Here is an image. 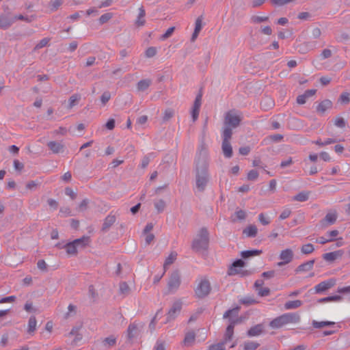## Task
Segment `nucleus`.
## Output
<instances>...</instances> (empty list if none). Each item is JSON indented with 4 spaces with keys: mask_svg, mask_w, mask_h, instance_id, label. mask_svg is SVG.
Instances as JSON below:
<instances>
[{
    "mask_svg": "<svg viewBox=\"0 0 350 350\" xmlns=\"http://www.w3.org/2000/svg\"><path fill=\"white\" fill-rule=\"evenodd\" d=\"M208 159L206 157L198 158L196 168V187L199 191H203L208 183Z\"/></svg>",
    "mask_w": 350,
    "mask_h": 350,
    "instance_id": "obj_1",
    "label": "nucleus"
},
{
    "mask_svg": "<svg viewBox=\"0 0 350 350\" xmlns=\"http://www.w3.org/2000/svg\"><path fill=\"white\" fill-rule=\"evenodd\" d=\"M208 244V237L207 230L202 229L194 239L192 247L196 251L200 252L201 250H206Z\"/></svg>",
    "mask_w": 350,
    "mask_h": 350,
    "instance_id": "obj_2",
    "label": "nucleus"
},
{
    "mask_svg": "<svg viewBox=\"0 0 350 350\" xmlns=\"http://www.w3.org/2000/svg\"><path fill=\"white\" fill-rule=\"evenodd\" d=\"M90 243V238L88 237H83L81 239H77L72 242L68 243L66 245V253L68 255H75L77 253V246L84 247Z\"/></svg>",
    "mask_w": 350,
    "mask_h": 350,
    "instance_id": "obj_3",
    "label": "nucleus"
},
{
    "mask_svg": "<svg viewBox=\"0 0 350 350\" xmlns=\"http://www.w3.org/2000/svg\"><path fill=\"white\" fill-rule=\"evenodd\" d=\"M241 120L242 117L239 113L236 111L231 110L226 113L224 124L226 126L236 128L239 125Z\"/></svg>",
    "mask_w": 350,
    "mask_h": 350,
    "instance_id": "obj_4",
    "label": "nucleus"
},
{
    "mask_svg": "<svg viewBox=\"0 0 350 350\" xmlns=\"http://www.w3.org/2000/svg\"><path fill=\"white\" fill-rule=\"evenodd\" d=\"M295 319L296 317L294 314H285L271 321L270 326L273 328H279L284 325L293 322Z\"/></svg>",
    "mask_w": 350,
    "mask_h": 350,
    "instance_id": "obj_5",
    "label": "nucleus"
},
{
    "mask_svg": "<svg viewBox=\"0 0 350 350\" xmlns=\"http://www.w3.org/2000/svg\"><path fill=\"white\" fill-rule=\"evenodd\" d=\"M211 291V285L206 279H202L198 284L195 290L196 295L198 297L206 296Z\"/></svg>",
    "mask_w": 350,
    "mask_h": 350,
    "instance_id": "obj_6",
    "label": "nucleus"
},
{
    "mask_svg": "<svg viewBox=\"0 0 350 350\" xmlns=\"http://www.w3.org/2000/svg\"><path fill=\"white\" fill-rule=\"evenodd\" d=\"M336 284V280L334 278H330L327 280L323 281L320 282L319 284H317L314 286V291L317 293H323L334 286Z\"/></svg>",
    "mask_w": 350,
    "mask_h": 350,
    "instance_id": "obj_7",
    "label": "nucleus"
},
{
    "mask_svg": "<svg viewBox=\"0 0 350 350\" xmlns=\"http://www.w3.org/2000/svg\"><path fill=\"white\" fill-rule=\"evenodd\" d=\"M282 260L278 263V266H282L291 262L293 258V252L291 249H285L281 251L279 255Z\"/></svg>",
    "mask_w": 350,
    "mask_h": 350,
    "instance_id": "obj_8",
    "label": "nucleus"
},
{
    "mask_svg": "<svg viewBox=\"0 0 350 350\" xmlns=\"http://www.w3.org/2000/svg\"><path fill=\"white\" fill-rule=\"evenodd\" d=\"M202 96L201 94L197 95L193 107L191 108V113L193 122H195L198 119L199 116L200 109L202 105Z\"/></svg>",
    "mask_w": 350,
    "mask_h": 350,
    "instance_id": "obj_9",
    "label": "nucleus"
},
{
    "mask_svg": "<svg viewBox=\"0 0 350 350\" xmlns=\"http://www.w3.org/2000/svg\"><path fill=\"white\" fill-rule=\"evenodd\" d=\"M344 254L342 250H338L334 252L325 253L323 254V258L326 262H333L334 261L340 259Z\"/></svg>",
    "mask_w": 350,
    "mask_h": 350,
    "instance_id": "obj_10",
    "label": "nucleus"
},
{
    "mask_svg": "<svg viewBox=\"0 0 350 350\" xmlns=\"http://www.w3.org/2000/svg\"><path fill=\"white\" fill-rule=\"evenodd\" d=\"M182 304L179 301L174 303L167 314V321L174 319L180 312Z\"/></svg>",
    "mask_w": 350,
    "mask_h": 350,
    "instance_id": "obj_11",
    "label": "nucleus"
},
{
    "mask_svg": "<svg viewBox=\"0 0 350 350\" xmlns=\"http://www.w3.org/2000/svg\"><path fill=\"white\" fill-rule=\"evenodd\" d=\"M244 262L242 260H237L234 261L228 269V275H233L241 273L239 269L244 267Z\"/></svg>",
    "mask_w": 350,
    "mask_h": 350,
    "instance_id": "obj_12",
    "label": "nucleus"
},
{
    "mask_svg": "<svg viewBox=\"0 0 350 350\" xmlns=\"http://www.w3.org/2000/svg\"><path fill=\"white\" fill-rule=\"evenodd\" d=\"M180 284V276L177 273H173L168 282V289L170 291L176 290Z\"/></svg>",
    "mask_w": 350,
    "mask_h": 350,
    "instance_id": "obj_13",
    "label": "nucleus"
},
{
    "mask_svg": "<svg viewBox=\"0 0 350 350\" xmlns=\"http://www.w3.org/2000/svg\"><path fill=\"white\" fill-rule=\"evenodd\" d=\"M47 146L54 154L63 152L64 150V146L62 142L51 141L48 142Z\"/></svg>",
    "mask_w": 350,
    "mask_h": 350,
    "instance_id": "obj_14",
    "label": "nucleus"
},
{
    "mask_svg": "<svg viewBox=\"0 0 350 350\" xmlns=\"http://www.w3.org/2000/svg\"><path fill=\"white\" fill-rule=\"evenodd\" d=\"M240 321L237 319L235 320H232L230 325L226 328V334H225V338H224V343L226 342L228 340H230L232 339L234 334V327L236 323L239 322Z\"/></svg>",
    "mask_w": 350,
    "mask_h": 350,
    "instance_id": "obj_15",
    "label": "nucleus"
},
{
    "mask_svg": "<svg viewBox=\"0 0 350 350\" xmlns=\"http://www.w3.org/2000/svg\"><path fill=\"white\" fill-rule=\"evenodd\" d=\"M332 107V103L330 100L325 99L317 107V111L320 114H323L327 109H329Z\"/></svg>",
    "mask_w": 350,
    "mask_h": 350,
    "instance_id": "obj_16",
    "label": "nucleus"
},
{
    "mask_svg": "<svg viewBox=\"0 0 350 350\" xmlns=\"http://www.w3.org/2000/svg\"><path fill=\"white\" fill-rule=\"evenodd\" d=\"M316 93V90H306L303 94L299 95L297 98V102L299 105H304L306 103L309 97L314 96Z\"/></svg>",
    "mask_w": 350,
    "mask_h": 350,
    "instance_id": "obj_17",
    "label": "nucleus"
},
{
    "mask_svg": "<svg viewBox=\"0 0 350 350\" xmlns=\"http://www.w3.org/2000/svg\"><path fill=\"white\" fill-rule=\"evenodd\" d=\"M314 264V260H308L304 263L301 264L296 269V272H306L311 270L313 268Z\"/></svg>",
    "mask_w": 350,
    "mask_h": 350,
    "instance_id": "obj_18",
    "label": "nucleus"
},
{
    "mask_svg": "<svg viewBox=\"0 0 350 350\" xmlns=\"http://www.w3.org/2000/svg\"><path fill=\"white\" fill-rule=\"evenodd\" d=\"M263 327L260 324L256 325L252 327H251L247 332V336H258L262 333Z\"/></svg>",
    "mask_w": 350,
    "mask_h": 350,
    "instance_id": "obj_19",
    "label": "nucleus"
},
{
    "mask_svg": "<svg viewBox=\"0 0 350 350\" xmlns=\"http://www.w3.org/2000/svg\"><path fill=\"white\" fill-rule=\"evenodd\" d=\"M222 150L226 157L230 158L232 154V149L230 142H222Z\"/></svg>",
    "mask_w": 350,
    "mask_h": 350,
    "instance_id": "obj_20",
    "label": "nucleus"
},
{
    "mask_svg": "<svg viewBox=\"0 0 350 350\" xmlns=\"http://www.w3.org/2000/svg\"><path fill=\"white\" fill-rule=\"evenodd\" d=\"M116 220L115 215H109L107 216L103 225V230H106L109 229L115 223Z\"/></svg>",
    "mask_w": 350,
    "mask_h": 350,
    "instance_id": "obj_21",
    "label": "nucleus"
},
{
    "mask_svg": "<svg viewBox=\"0 0 350 350\" xmlns=\"http://www.w3.org/2000/svg\"><path fill=\"white\" fill-rule=\"evenodd\" d=\"M257 232L258 230L256 226L250 225L243 230V233L247 237H254L256 235Z\"/></svg>",
    "mask_w": 350,
    "mask_h": 350,
    "instance_id": "obj_22",
    "label": "nucleus"
},
{
    "mask_svg": "<svg viewBox=\"0 0 350 350\" xmlns=\"http://www.w3.org/2000/svg\"><path fill=\"white\" fill-rule=\"evenodd\" d=\"M194 341L195 334L193 332H189L185 334V338L183 340V344L185 346H191L194 343Z\"/></svg>",
    "mask_w": 350,
    "mask_h": 350,
    "instance_id": "obj_23",
    "label": "nucleus"
},
{
    "mask_svg": "<svg viewBox=\"0 0 350 350\" xmlns=\"http://www.w3.org/2000/svg\"><path fill=\"white\" fill-rule=\"evenodd\" d=\"M176 257L177 254L176 252H171L165 260L163 269L166 270L168 268V267L176 260Z\"/></svg>",
    "mask_w": 350,
    "mask_h": 350,
    "instance_id": "obj_24",
    "label": "nucleus"
},
{
    "mask_svg": "<svg viewBox=\"0 0 350 350\" xmlns=\"http://www.w3.org/2000/svg\"><path fill=\"white\" fill-rule=\"evenodd\" d=\"M337 219V214L335 211L328 213L324 219L323 221L326 222L327 224H333L335 223Z\"/></svg>",
    "mask_w": 350,
    "mask_h": 350,
    "instance_id": "obj_25",
    "label": "nucleus"
},
{
    "mask_svg": "<svg viewBox=\"0 0 350 350\" xmlns=\"http://www.w3.org/2000/svg\"><path fill=\"white\" fill-rule=\"evenodd\" d=\"M81 99V96L78 94H75L72 95L68 102V108L72 109L74 106H75L79 100Z\"/></svg>",
    "mask_w": 350,
    "mask_h": 350,
    "instance_id": "obj_26",
    "label": "nucleus"
},
{
    "mask_svg": "<svg viewBox=\"0 0 350 350\" xmlns=\"http://www.w3.org/2000/svg\"><path fill=\"white\" fill-rule=\"evenodd\" d=\"M301 304L300 300L288 301L284 304V308L286 310L295 309L300 307Z\"/></svg>",
    "mask_w": 350,
    "mask_h": 350,
    "instance_id": "obj_27",
    "label": "nucleus"
},
{
    "mask_svg": "<svg viewBox=\"0 0 350 350\" xmlns=\"http://www.w3.org/2000/svg\"><path fill=\"white\" fill-rule=\"evenodd\" d=\"M261 253L262 251L258 250H246L241 252V256L244 258H247L254 256H258Z\"/></svg>",
    "mask_w": 350,
    "mask_h": 350,
    "instance_id": "obj_28",
    "label": "nucleus"
},
{
    "mask_svg": "<svg viewBox=\"0 0 350 350\" xmlns=\"http://www.w3.org/2000/svg\"><path fill=\"white\" fill-rule=\"evenodd\" d=\"M37 321L36 317L32 316L29 318L28 322L27 332L29 333H33L36 329Z\"/></svg>",
    "mask_w": 350,
    "mask_h": 350,
    "instance_id": "obj_29",
    "label": "nucleus"
},
{
    "mask_svg": "<svg viewBox=\"0 0 350 350\" xmlns=\"http://www.w3.org/2000/svg\"><path fill=\"white\" fill-rule=\"evenodd\" d=\"M259 347V343L254 341H247L243 344L244 350H256Z\"/></svg>",
    "mask_w": 350,
    "mask_h": 350,
    "instance_id": "obj_30",
    "label": "nucleus"
},
{
    "mask_svg": "<svg viewBox=\"0 0 350 350\" xmlns=\"http://www.w3.org/2000/svg\"><path fill=\"white\" fill-rule=\"evenodd\" d=\"M151 81L149 79H143L138 82L137 90L139 91L146 90L150 85Z\"/></svg>",
    "mask_w": 350,
    "mask_h": 350,
    "instance_id": "obj_31",
    "label": "nucleus"
},
{
    "mask_svg": "<svg viewBox=\"0 0 350 350\" xmlns=\"http://www.w3.org/2000/svg\"><path fill=\"white\" fill-rule=\"evenodd\" d=\"M13 23V20H10L7 16H3L0 17V27L6 29Z\"/></svg>",
    "mask_w": 350,
    "mask_h": 350,
    "instance_id": "obj_32",
    "label": "nucleus"
},
{
    "mask_svg": "<svg viewBox=\"0 0 350 350\" xmlns=\"http://www.w3.org/2000/svg\"><path fill=\"white\" fill-rule=\"evenodd\" d=\"M232 132V129L229 126L224 128L222 132L223 142H230Z\"/></svg>",
    "mask_w": 350,
    "mask_h": 350,
    "instance_id": "obj_33",
    "label": "nucleus"
},
{
    "mask_svg": "<svg viewBox=\"0 0 350 350\" xmlns=\"http://www.w3.org/2000/svg\"><path fill=\"white\" fill-rule=\"evenodd\" d=\"M314 247L312 244L311 243H307L301 247V252L304 254H309L314 252Z\"/></svg>",
    "mask_w": 350,
    "mask_h": 350,
    "instance_id": "obj_34",
    "label": "nucleus"
},
{
    "mask_svg": "<svg viewBox=\"0 0 350 350\" xmlns=\"http://www.w3.org/2000/svg\"><path fill=\"white\" fill-rule=\"evenodd\" d=\"M260 105L265 110H267L268 108L273 106V101L271 98L267 97L262 100Z\"/></svg>",
    "mask_w": 350,
    "mask_h": 350,
    "instance_id": "obj_35",
    "label": "nucleus"
},
{
    "mask_svg": "<svg viewBox=\"0 0 350 350\" xmlns=\"http://www.w3.org/2000/svg\"><path fill=\"white\" fill-rule=\"evenodd\" d=\"M137 330V325L135 323H132L129 325L127 329V334L129 338H133L136 334Z\"/></svg>",
    "mask_w": 350,
    "mask_h": 350,
    "instance_id": "obj_36",
    "label": "nucleus"
},
{
    "mask_svg": "<svg viewBox=\"0 0 350 350\" xmlns=\"http://www.w3.org/2000/svg\"><path fill=\"white\" fill-rule=\"evenodd\" d=\"M103 345L106 347H112L116 343V338L113 336H109L104 339Z\"/></svg>",
    "mask_w": 350,
    "mask_h": 350,
    "instance_id": "obj_37",
    "label": "nucleus"
},
{
    "mask_svg": "<svg viewBox=\"0 0 350 350\" xmlns=\"http://www.w3.org/2000/svg\"><path fill=\"white\" fill-rule=\"evenodd\" d=\"M338 102L342 104H347L350 102V94L348 92H343L338 98Z\"/></svg>",
    "mask_w": 350,
    "mask_h": 350,
    "instance_id": "obj_38",
    "label": "nucleus"
},
{
    "mask_svg": "<svg viewBox=\"0 0 350 350\" xmlns=\"http://www.w3.org/2000/svg\"><path fill=\"white\" fill-rule=\"evenodd\" d=\"M334 322H332V321L318 322V321H314L312 323V325L315 328H321L323 327L328 326V325H334Z\"/></svg>",
    "mask_w": 350,
    "mask_h": 350,
    "instance_id": "obj_39",
    "label": "nucleus"
},
{
    "mask_svg": "<svg viewBox=\"0 0 350 350\" xmlns=\"http://www.w3.org/2000/svg\"><path fill=\"white\" fill-rule=\"evenodd\" d=\"M239 312V308H235L226 311L224 314V318L237 317Z\"/></svg>",
    "mask_w": 350,
    "mask_h": 350,
    "instance_id": "obj_40",
    "label": "nucleus"
},
{
    "mask_svg": "<svg viewBox=\"0 0 350 350\" xmlns=\"http://www.w3.org/2000/svg\"><path fill=\"white\" fill-rule=\"evenodd\" d=\"M154 206L158 212H161L165 208V203L163 200H159L154 202Z\"/></svg>",
    "mask_w": 350,
    "mask_h": 350,
    "instance_id": "obj_41",
    "label": "nucleus"
},
{
    "mask_svg": "<svg viewBox=\"0 0 350 350\" xmlns=\"http://www.w3.org/2000/svg\"><path fill=\"white\" fill-rule=\"evenodd\" d=\"M308 198V194L307 193H299L294 197V200L299 202L306 201Z\"/></svg>",
    "mask_w": 350,
    "mask_h": 350,
    "instance_id": "obj_42",
    "label": "nucleus"
},
{
    "mask_svg": "<svg viewBox=\"0 0 350 350\" xmlns=\"http://www.w3.org/2000/svg\"><path fill=\"white\" fill-rule=\"evenodd\" d=\"M258 220L262 225H268L270 223L269 217L263 213L258 215Z\"/></svg>",
    "mask_w": 350,
    "mask_h": 350,
    "instance_id": "obj_43",
    "label": "nucleus"
},
{
    "mask_svg": "<svg viewBox=\"0 0 350 350\" xmlns=\"http://www.w3.org/2000/svg\"><path fill=\"white\" fill-rule=\"evenodd\" d=\"M157 51L155 47L150 46L146 49L145 54L147 57H152L157 54Z\"/></svg>",
    "mask_w": 350,
    "mask_h": 350,
    "instance_id": "obj_44",
    "label": "nucleus"
},
{
    "mask_svg": "<svg viewBox=\"0 0 350 350\" xmlns=\"http://www.w3.org/2000/svg\"><path fill=\"white\" fill-rule=\"evenodd\" d=\"M202 28V18L198 17L195 23V29L194 31L196 32H199L201 31Z\"/></svg>",
    "mask_w": 350,
    "mask_h": 350,
    "instance_id": "obj_45",
    "label": "nucleus"
},
{
    "mask_svg": "<svg viewBox=\"0 0 350 350\" xmlns=\"http://www.w3.org/2000/svg\"><path fill=\"white\" fill-rule=\"evenodd\" d=\"M258 177V173L256 170H252L247 173V179L250 180H254Z\"/></svg>",
    "mask_w": 350,
    "mask_h": 350,
    "instance_id": "obj_46",
    "label": "nucleus"
},
{
    "mask_svg": "<svg viewBox=\"0 0 350 350\" xmlns=\"http://www.w3.org/2000/svg\"><path fill=\"white\" fill-rule=\"evenodd\" d=\"M174 29H175L174 27H170L165 31V33L161 36V40H166L167 38H168L169 37H170L172 36V34L173 33V32L174 31Z\"/></svg>",
    "mask_w": 350,
    "mask_h": 350,
    "instance_id": "obj_47",
    "label": "nucleus"
},
{
    "mask_svg": "<svg viewBox=\"0 0 350 350\" xmlns=\"http://www.w3.org/2000/svg\"><path fill=\"white\" fill-rule=\"evenodd\" d=\"M257 291L258 294L261 297L267 296L270 293L269 288L267 287H261Z\"/></svg>",
    "mask_w": 350,
    "mask_h": 350,
    "instance_id": "obj_48",
    "label": "nucleus"
},
{
    "mask_svg": "<svg viewBox=\"0 0 350 350\" xmlns=\"http://www.w3.org/2000/svg\"><path fill=\"white\" fill-rule=\"evenodd\" d=\"M338 234L339 232L338 230H334L327 232L326 236L328 238V239H332V241H334L335 240L336 237H337Z\"/></svg>",
    "mask_w": 350,
    "mask_h": 350,
    "instance_id": "obj_49",
    "label": "nucleus"
},
{
    "mask_svg": "<svg viewBox=\"0 0 350 350\" xmlns=\"http://www.w3.org/2000/svg\"><path fill=\"white\" fill-rule=\"evenodd\" d=\"M334 124L338 127L343 128L345 126V122L342 118L337 117L335 119Z\"/></svg>",
    "mask_w": 350,
    "mask_h": 350,
    "instance_id": "obj_50",
    "label": "nucleus"
},
{
    "mask_svg": "<svg viewBox=\"0 0 350 350\" xmlns=\"http://www.w3.org/2000/svg\"><path fill=\"white\" fill-rule=\"evenodd\" d=\"M110 98V93L109 92H105L102 94L100 100L103 105H105L109 100Z\"/></svg>",
    "mask_w": 350,
    "mask_h": 350,
    "instance_id": "obj_51",
    "label": "nucleus"
},
{
    "mask_svg": "<svg viewBox=\"0 0 350 350\" xmlns=\"http://www.w3.org/2000/svg\"><path fill=\"white\" fill-rule=\"evenodd\" d=\"M174 114V110H172L171 109H167L164 111L163 118H164V120H167L170 119L172 117H173Z\"/></svg>",
    "mask_w": 350,
    "mask_h": 350,
    "instance_id": "obj_52",
    "label": "nucleus"
},
{
    "mask_svg": "<svg viewBox=\"0 0 350 350\" xmlns=\"http://www.w3.org/2000/svg\"><path fill=\"white\" fill-rule=\"evenodd\" d=\"M224 345V342L213 345L209 347L208 350H225Z\"/></svg>",
    "mask_w": 350,
    "mask_h": 350,
    "instance_id": "obj_53",
    "label": "nucleus"
},
{
    "mask_svg": "<svg viewBox=\"0 0 350 350\" xmlns=\"http://www.w3.org/2000/svg\"><path fill=\"white\" fill-rule=\"evenodd\" d=\"M49 42V38H43L42 40H41L36 45V48L37 49H41L45 46H46L48 44Z\"/></svg>",
    "mask_w": 350,
    "mask_h": 350,
    "instance_id": "obj_54",
    "label": "nucleus"
},
{
    "mask_svg": "<svg viewBox=\"0 0 350 350\" xmlns=\"http://www.w3.org/2000/svg\"><path fill=\"white\" fill-rule=\"evenodd\" d=\"M120 290L122 293L126 294L129 291V287L126 282H122L120 285Z\"/></svg>",
    "mask_w": 350,
    "mask_h": 350,
    "instance_id": "obj_55",
    "label": "nucleus"
},
{
    "mask_svg": "<svg viewBox=\"0 0 350 350\" xmlns=\"http://www.w3.org/2000/svg\"><path fill=\"white\" fill-rule=\"evenodd\" d=\"M236 217L239 220H243L245 218L246 213L244 211L239 210L235 213Z\"/></svg>",
    "mask_w": 350,
    "mask_h": 350,
    "instance_id": "obj_56",
    "label": "nucleus"
},
{
    "mask_svg": "<svg viewBox=\"0 0 350 350\" xmlns=\"http://www.w3.org/2000/svg\"><path fill=\"white\" fill-rule=\"evenodd\" d=\"M111 18V14L107 13V14H103L100 17L99 21H100V23L103 24V23L107 22Z\"/></svg>",
    "mask_w": 350,
    "mask_h": 350,
    "instance_id": "obj_57",
    "label": "nucleus"
},
{
    "mask_svg": "<svg viewBox=\"0 0 350 350\" xmlns=\"http://www.w3.org/2000/svg\"><path fill=\"white\" fill-rule=\"evenodd\" d=\"M37 267L39 269L42 271L46 270V263L44 260H40L37 262Z\"/></svg>",
    "mask_w": 350,
    "mask_h": 350,
    "instance_id": "obj_58",
    "label": "nucleus"
},
{
    "mask_svg": "<svg viewBox=\"0 0 350 350\" xmlns=\"http://www.w3.org/2000/svg\"><path fill=\"white\" fill-rule=\"evenodd\" d=\"M38 185V183L36 180H31L27 183L26 187L28 189H33Z\"/></svg>",
    "mask_w": 350,
    "mask_h": 350,
    "instance_id": "obj_59",
    "label": "nucleus"
},
{
    "mask_svg": "<svg viewBox=\"0 0 350 350\" xmlns=\"http://www.w3.org/2000/svg\"><path fill=\"white\" fill-rule=\"evenodd\" d=\"M291 211L289 209H286L282 212V213L280 215V219L281 220L285 219L288 218L291 215Z\"/></svg>",
    "mask_w": 350,
    "mask_h": 350,
    "instance_id": "obj_60",
    "label": "nucleus"
},
{
    "mask_svg": "<svg viewBox=\"0 0 350 350\" xmlns=\"http://www.w3.org/2000/svg\"><path fill=\"white\" fill-rule=\"evenodd\" d=\"M76 312V306L72 304H69L68 306V312L66 313V317L70 316L72 313H75Z\"/></svg>",
    "mask_w": 350,
    "mask_h": 350,
    "instance_id": "obj_61",
    "label": "nucleus"
},
{
    "mask_svg": "<svg viewBox=\"0 0 350 350\" xmlns=\"http://www.w3.org/2000/svg\"><path fill=\"white\" fill-rule=\"evenodd\" d=\"M15 299H16V297L14 296H9V297H3L0 299V304L13 302L15 300Z\"/></svg>",
    "mask_w": 350,
    "mask_h": 350,
    "instance_id": "obj_62",
    "label": "nucleus"
},
{
    "mask_svg": "<svg viewBox=\"0 0 350 350\" xmlns=\"http://www.w3.org/2000/svg\"><path fill=\"white\" fill-rule=\"evenodd\" d=\"M331 55L332 51L329 49H324L321 54V57L322 59L328 58L331 57Z\"/></svg>",
    "mask_w": 350,
    "mask_h": 350,
    "instance_id": "obj_63",
    "label": "nucleus"
},
{
    "mask_svg": "<svg viewBox=\"0 0 350 350\" xmlns=\"http://www.w3.org/2000/svg\"><path fill=\"white\" fill-rule=\"evenodd\" d=\"M337 292L339 293H350V285L348 286L338 288Z\"/></svg>",
    "mask_w": 350,
    "mask_h": 350,
    "instance_id": "obj_64",
    "label": "nucleus"
}]
</instances>
